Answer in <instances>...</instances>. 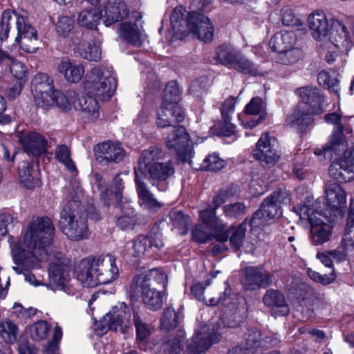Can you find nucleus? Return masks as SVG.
<instances>
[{
    "instance_id": "obj_1",
    "label": "nucleus",
    "mask_w": 354,
    "mask_h": 354,
    "mask_svg": "<svg viewBox=\"0 0 354 354\" xmlns=\"http://www.w3.org/2000/svg\"><path fill=\"white\" fill-rule=\"evenodd\" d=\"M55 228L51 220L47 217L32 218L24 236L23 241L12 242L9 237L12 258L16 264L29 268L37 267L41 252L53 241Z\"/></svg>"
},
{
    "instance_id": "obj_2",
    "label": "nucleus",
    "mask_w": 354,
    "mask_h": 354,
    "mask_svg": "<svg viewBox=\"0 0 354 354\" xmlns=\"http://www.w3.org/2000/svg\"><path fill=\"white\" fill-rule=\"evenodd\" d=\"M76 272L77 279L84 286L90 288L111 283L119 277L115 258L110 254L82 260Z\"/></svg>"
},
{
    "instance_id": "obj_3",
    "label": "nucleus",
    "mask_w": 354,
    "mask_h": 354,
    "mask_svg": "<svg viewBox=\"0 0 354 354\" xmlns=\"http://www.w3.org/2000/svg\"><path fill=\"white\" fill-rule=\"evenodd\" d=\"M117 80L113 68L106 65L93 67L86 75L84 89L88 95L107 100L114 94Z\"/></svg>"
},
{
    "instance_id": "obj_4",
    "label": "nucleus",
    "mask_w": 354,
    "mask_h": 354,
    "mask_svg": "<svg viewBox=\"0 0 354 354\" xmlns=\"http://www.w3.org/2000/svg\"><path fill=\"white\" fill-rule=\"evenodd\" d=\"M60 230L68 239L80 241L89 235L86 216L80 203L69 201L64 206L59 221Z\"/></svg>"
},
{
    "instance_id": "obj_5",
    "label": "nucleus",
    "mask_w": 354,
    "mask_h": 354,
    "mask_svg": "<svg viewBox=\"0 0 354 354\" xmlns=\"http://www.w3.org/2000/svg\"><path fill=\"white\" fill-rule=\"evenodd\" d=\"M319 203L315 202L311 206L303 205L294 207L300 219H306L310 225V239L314 245H322L327 242L332 234V226L328 216L318 211Z\"/></svg>"
},
{
    "instance_id": "obj_6",
    "label": "nucleus",
    "mask_w": 354,
    "mask_h": 354,
    "mask_svg": "<svg viewBox=\"0 0 354 354\" xmlns=\"http://www.w3.org/2000/svg\"><path fill=\"white\" fill-rule=\"evenodd\" d=\"M138 203L143 209L150 210L155 207V199L152 194L147 189L145 184L140 179L149 178L153 179L155 174V155L153 151L142 153L138 166L135 168Z\"/></svg>"
},
{
    "instance_id": "obj_7",
    "label": "nucleus",
    "mask_w": 354,
    "mask_h": 354,
    "mask_svg": "<svg viewBox=\"0 0 354 354\" xmlns=\"http://www.w3.org/2000/svg\"><path fill=\"white\" fill-rule=\"evenodd\" d=\"M217 62L237 71L239 73L253 76L261 75L259 66L244 55L240 50L229 45H222L216 53Z\"/></svg>"
},
{
    "instance_id": "obj_8",
    "label": "nucleus",
    "mask_w": 354,
    "mask_h": 354,
    "mask_svg": "<svg viewBox=\"0 0 354 354\" xmlns=\"http://www.w3.org/2000/svg\"><path fill=\"white\" fill-rule=\"evenodd\" d=\"M153 270L133 278L128 292L131 299L140 297L142 303L149 309L155 308V289L153 286Z\"/></svg>"
},
{
    "instance_id": "obj_9",
    "label": "nucleus",
    "mask_w": 354,
    "mask_h": 354,
    "mask_svg": "<svg viewBox=\"0 0 354 354\" xmlns=\"http://www.w3.org/2000/svg\"><path fill=\"white\" fill-rule=\"evenodd\" d=\"M163 136L167 147L173 149L182 161L191 164L193 150L188 145L189 136L186 129L180 126L175 129H167L163 133Z\"/></svg>"
},
{
    "instance_id": "obj_10",
    "label": "nucleus",
    "mask_w": 354,
    "mask_h": 354,
    "mask_svg": "<svg viewBox=\"0 0 354 354\" xmlns=\"http://www.w3.org/2000/svg\"><path fill=\"white\" fill-rule=\"evenodd\" d=\"M324 156L327 153L333 157V153L340 155L344 153L343 157L335 158L330 164L328 173L331 177L341 183H346L354 180V156L351 155L352 151H347V148L344 151L339 152L334 150L324 151Z\"/></svg>"
},
{
    "instance_id": "obj_11",
    "label": "nucleus",
    "mask_w": 354,
    "mask_h": 354,
    "mask_svg": "<svg viewBox=\"0 0 354 354\" xmlns=\"http://www.w3.org/2000/svg\"><path fill=\"white\" fill-rule=\"evenodd\" d=\"M354 43V24L352 36H350L346 27L338 20H331V28L329 35L323 41L321 47L325 49H338L348 51Z\"/></svg>"
},
{
    "instance_id": "obj_12",
    "label": "nucleus",
    "mask_w": 354,
    "mask_h": 354,
    "mask_svg": "<svg viewBox=\"0 0 354 354\" xmlns=\"http://www.w3.org/2000/svg\"><path fill=\"white\" fill-rule=\"evenodd\" d=\"M90 2L92 5L100 3L101 8L98 12L106 26L122 20L129 13L122 0H90Z\"/></svg>"
},
{
    "instance_id": "obj_13",
    "label": "nucleus",
    "mask_w": 354,
    "mask_h": 354,
    "mask_svg": "<svg viewBox=\"0 0 354 354\" xmlns=\"http://www.w3.org/2000/svg\"><path fill=\"white\" fill-rule=\"evenodd\" d=\"M16 25L18 35L15 41L20 44L22 50L29 53H34L38 47L36 46L37 41V30L27 21L25 13L16 15Z\"/></svg>"
},
{
    "instance_id": "obj_14",
    "label": "nucleus",
    "mask_w": 354,
    "mask_h": 354,
    "mask_svg": "<svg viewBox=\"0 0 354 354\" xmlns=\"http://www.w3.org/2000/svg\"><path fill=\"white\" fill-rule=\"evenodd\" d=\"M253 156L262 164L273 166L279 159L277 140L268 133L262 135L257 144Z\"/></svg>"
},
{
    "instance_id": "obj_15",
    "label": "nucleus",
    "mask_w": 354,
    "mask_h": 354,
    "mask_svg": "<svg viewBox=\"0 0 354 354\" xmlns=\"http://www.w3.org/2000/svg\"><path fill=\"white\" fill-rule=\"evenodd\" d=\"M131 318L130 308L124 303L121 304L120 309L113 308L103 317L101 321V333H106L109 329L117 330L123 327H128L131 323Z\"/></svg>"
},
{
    "instance_id": "obj_16",
    "label": "nucleus",
    "mask_w": 354,
    "mask_h": 354,
    "mask_svg": "<svg viewBox=\"0 0 354 354\" xmlns=\"http://www.w3.org/2000/svg\"><path fill=\"white\" fill-rule=\"evenodd\" d=\"M187 27L201 40L209 41L213 38V25L208 17L200 12H192L188 14Z\"/></svg>"
},
{
    "instance_id": "obj_17",
    "label": "nucleus",
    "mask_w": 354,
    "mask_h": 354,
    "mask_svg": "<svg viewBox=\"0 0 354 354\" xmlns=\"http://www.w3.org/2000/svg\"><path fill=\"white\" fill-rule=\"evenodd\" d=\"M307 25L313 38L320 44L327 39L331 28V21L321 10H315L308 15Z\"/></svg>"
},
{
    "instance_id": "obj_18",
    "label": "nucleus",
    "mask_w": 354,
    "mask_h": 354,
    "mask_svg": "<svg viewBox=\"0 0 354 354\" xmlns=\"http://www.w3.org/2000/svg\"><path fill=\"white\" fill-rule=\"evenodd\" d=\"M139 19L141 15L135 12L131 21L122 23L119 28V36L122 39L135 46H140L143 39L142 21Z\"/></svg>"
},
{
    "instance_id": "obj_19",
    "label": "nucleus",
    "mask_w": 354,
    "mask_h": 354,
    "mask_svg": "<svg viewBox=\"0 0 354 354\" xmlns=\"http://www.w3.org/2000/svg\"><path fill=\"white\" fill-rule=\"evenodd\" d=\"M281 214V208L267 197L260 208L253 214L250 224L253 228L261 227L267 225L268 221L277 218Z\"/></svg>"
},
{
    "instance_id": "obj_20",
    "label": "nucleus",
    "mask_w": 354,
    "mask_h": 354,
    "mask_svg": "<svg viewBox=\"0 0 354 354\" xmlns=\"http://www.w3.org/2000/svg\"><path fill=\"white\" fill-rule=\"evenodd\" d=\"M325 121L327 123L337 125V130L334 131L328 143L324 147V151L334 150L335 151H344L346 149V142L343 136V126L342 125V115L337 112L326 114Z\"/></svg>"
},
{
    "instance_id": "obj_21",
    "label": "nucleus",
    "mask_w": 354,
    "mask_h": 354,
    "mask_svg": "<svg viewBox=\"0 0 354 354\" xmlns=\"http://www.w3.org/2000/svg\"><path fill=\"white\" fill-rule=\"evenodd\" d=\"M70 266L66 262L56 261L51 263L49 267V286L53 290H65L66 282L68 281Z\"/></svg>"
},
{
    "instance_id": "obj_22",
    "label": "nucleus",
    "mask_w": 354,
    "mask_h": 354,
    "mask_svg": "<svg viewBox=\"0 0 354 354\" xmlns=\"http://www.w3.org/2000/svg\"><path fill=\"white\" fill-rule=\"evenodd\" d=\"M59 73L71 84H77L83 78L85 73L82 63L75 59H63L57 65Z\"/></svg>"
},
{
    "instance_id": "obj_23",
    "label": "nucleus",
    "mask_w": 354,
    "mask_h": 354,
    "mask_svg": "<svg viewBox=\"0 0 354 354\" xmlns=\"http://www.w3.org/2000/svg\"><path fill=\"white\" fill-rule=\"evenodd\" d=\"M96 159L99 162H118L124 156V150L117 142L106 141L97 145L94 147Z\"/></svg>"
},
{
    "instance_id": "obj_24",
    "label": "nucleus",
    "mask_w": 354,
    "mask_h": 354,
    "mask_svg": "<svg viewBox=\"0 0 354 354\" xmlns=\"http://www.w3.org/2000/svg\"><path fill=\"white\" fill-rule=\"evenodd\" d=\"M19 141L26 153L38 156L46 151L47 140L37 132H27L19 136Z\"/></svg>"
},
{
    "instance_id": "obj_25",
    "label": "nucleus",
    "mask_w": 354,
    "mask_h": 354,
    "mask_svg": "<svg viewBox=\"0 0 354 354\" xmlns=\"http://www.w3.org/2000/svg\"><path fill=\"white\" fill-rule=\"evenodd\" d=\"M326 205L333 212H341L346 207V195L339 184L328 182L325 186Z\"/></svg>"
},
{
    "instance_id": "obj_26",
    "label": "nucleus",
    "mask_w": 354,
    "mask_h": 354,
    "mask_svg": "<svg viewBox=\"0 0 354 354\" xmlns=\"http://www.w3.org/2000/svg\"><path fill=\"white\" fill-rule=\"evenodd\" d=\"M243 285L247 290L266 288L272 283V276L261 268L250 267L245 269Z\"/></svg>"
},
{
    "instance_id": "obj_27",
    "label": "nucleus",
    "mask_w": 354,
    "mask_h": 354,
    "mask_svg": "<svg viewBox=\"0 0 354 354\" xmlns=\"http://www.w3.org/2000/svg\"><path fill=\"white\" fill-rule=\"evenodd\" d=\"M221 334L207 333L205 326L200 332L196 333L187 344V349L193 354H200L207 351L210 346L219 340Z\"/></svg>"
},
{
    "instance_id": "obj_28",
    "label": "nucleus",
    "mask_w": 354,
    "mask_h": 354,
    "mask_svg": "<svg viewBox=\"0 0 354 354\" xmlns=\"http://www.w3.org/2000/svg\"><path fill=\"white\" fill-rule=\"evenodd\" d=\"M91 180L93 184L97 185L98 189L100 190L101 198L106 205H109V201L112 197L115 198L117 203H123L122 201V191L124 189L123 181L119 174L116 175L113 179V192L109 189H105L104 191L101 190L104 184V180L100 174L94 173L92 175Z\"/></svg>"
},
{
    "instance_id": "obj_29",
    "label": "nucleus",
    "mask_w": 354,
    "mask_h": 354,
    "mask_svg": "<svg viewBox=\"0 0 354 354\" xmlns=\"http://www.w3.org/2000/svg\"><path fill=\"white\" fill-rule=\"evenodd\" d=\"M30 89L35 104L37 105H46L50 102V99L48 98L46 102H44L41 98V94L54 91L53 81L48 75L38 73L35 75L31 82Z\"/></svg>"
},
{
    "instance_id": "obj_30",
    "label": "nucleus",
    "mask_w": 354,
    "mask_h": 354,
    "mask_svg": "<svg viewBox=\"0 0 354 354\" xmlns=\"http://www.w3.org/2000/svg\"><path fill=\"white\" fill-rule=\"evenodd\" d=\"M297 93L304 103L303 106H307L308 109L310 108L312 113L319 114L323 111L324 97L317 88L312 86L301 87L297 89Z\"/></svg>"
},
{
    "instance_id": "obj_31",
    "label": "nucleus",
    "mask_w": 354,
    "mask_h": 354,
    "mask_svg": "<svg viewBox=\"0 0 354 354\" xmlns=\"http://www.w3.org/2000/svg\"><path fill=\"white\" fill-rule=\"evenodd\" d=\"M266 306L272 308V313L276 315L284 316L289 313L290 308L285 297L279 290L269 289L263 297Z\"/></svg>"
},
{
    "instance_id": "obj_32",
    "label": "nucleus",
    "mask_w": 354,
    "mask_h": 354,
    "mask_svg": "<svg viewBox=\"0 0 354 354\" xmlns=\"http://www.w3.org/2000/svg\"><path fill=\"white\" fill-rule=\"evenodd\" d=\"M115 214H119L116 219V225L121 230H132L137 223L135 209L129 203H117L115 206Z\"/></svg>"
},
{
    "instance_id": "obj_33",
    "label": "nucleus",
    "mask_w": 354,
    "mask_h": 354,
    "mask_svg": "<svg viewBox=\"0 0 354 354\" xmlns=\"http://www.w3.org/2000/svg\"><path fill=\"white\" fill-rule=\"evenodd\" d=\"M73 109L82 111L83 117L89 122L96 120L100 117L99 105L97 100L91 96H77L73 102Z\"/></svg>"
},
{
    "instance_id": "obj_34",
    "label": "nucleus",
    "mask_w": 354,
    "mask_h": 354,
    "mask_svg": "<svg viewBox=\"0 0 354 354\" xmlns=\"http://www.w3.org/2000/svg\"><path fill=\"white\" fill-rule=\"evenodd\" d=\"M185 118V112L178 104L163 105L160 116L156 120V124L161 127H169L173 123L182 122Z\"/></svg>"
},
{
    "instance_id": "obj_35",
    "label": "nucleus",
    "mask_w": 354,
    "mask_h": 354,
    "mask_svg": "<svg viewBox=\"0 0 354 354\" xmlns=\"http://www.w3.org/2000/svg\"><path fill=\"white\" fill-rule=\"evenodd\" d=\"M311 114L313 113L308 109L307 106H299L288 116L286 122L292 127L303 131L313 123Z\"/></svg>"
},
{
    "instance_id": "obj_36",
    "label": "nucleus",
    "mask_w": 354,
    "mask_h": 354,
    "mask_svg": "<svg viewBox=\"0 0 354 354\" xmlns=\"http://www.w3.org/2000/svg\"><path fill=\"white\" fill-rule=\"evenodd\" d=\"M152 240L149 236L141 235L132 242L124 245V256L140 257L152 247Z\"/></svg>"
},
{
    "instance_id": "obj_37",
    "label": "nucleus",
    "mask_w": 354,
    "mask_h": 354,
    "mask_svg": "<svg viewBox=\"0 0 354 354\" xmlns=\"http://www.w3.org/2000/svg\"><path fill=\"white\" fill-rule=\"evenodd\" d=\"M296 41V35L293 32L281 31L272 37L270 46L274 51L279 53L294 46Z\"/></svg>"
},
{
    "instance_id": "obj_38",
    "label": "nucleus",
    "mask_w": 354,
    "mask_h": 354,
    "mask_svg": "<svg viewBox=\"0 0 354 354\" xmlns=\"http://www.w3.org/2000/svg\"><path fill=\"white\" fill-rule=\"evenodd\" d=\"M207 284L198 283L194 284L192 288V294L194 297L199 300L205 303L207 306H214L218 304L221 301L225 299V297L228 295L227 290H225L222 295H214L213 293L207 292V295L204 296V291Z\"/></svg>"
},
{
    "instance_id": "obj_39",
    "label": "nucleus",
    "mask_w": 354,
    "mask_h": 354,
    "mask_svg": "<svg viewBox=\"0 0 354 354\" xmlns=\"http://www.w3.org/2000/svg\"><path fill=\"white\" fill-rule=\"evenodd\" d=\"M266 104L261 97H253L246 105L245 111L249 115H259L257 121H250L245 125L246 128L252 129L259 123L261 122L266 118Z\"/></svg>"
},
{
    "instance_id": "obj_40",
    "label": "nucleus",
    "mask_w": 354,
    "mask_h": 354,
    "mask_svg": "<svg viewBox=\"0 0 354 354\" xmlns=\"http://www.w3.org/2000/svg\"><path fill=\"white\" fill-rule=\"evenodd\" d=\"M246 230L245 222H243L237 227H230L226 232V234L218 235L216 239L218 241H226L230 236L232 247L238 250L242 246Z\"/></svg>"
},
{
    "instance_id": "obj_41",
    "label": "nucleus",
    "mask_w": 354,
    "mask_h": 354,
    "mask_svg": "<svg viewBox=\"0 0 354 354\" xmlns=\"http://www.w3.org/2000/svg\"><path fill=\"white\" fill-rule=\"evenodd\" d=\"M19 329L18 326L9 319L0 321V336L8 344H14L18 338Z\"/></svg>"
},
{
    "instance_id": "obj_42",
    "label": "nucleus",
    "mask_w": 354,
    "mask_h": 354,
    "mask_svg": "<svg viewBox=\"0 0 354 354\" xmlns=\"http://www.w3.org/2000/svg\"><path fill=\"white\" fill-rule=\"evenodd\" d=\"M77 52L84 59L97 62L101 58V50L94 43L81 41L76 47Z\"/></svg>"
},
{
    "instance_id": "obj_43",
    "label": "nucleus",
    "mask_w": 354,
    "mask_h": 354,
    "mask_svg": "<svg viewBox=\"0 0 354 354\" xmlns=\"http://www.w3.org/2000/svg\"><path fill=\"white\" fill-rule=\"evenodd\" d=\"M101 19L98 10L95 8L84 10L80 12L77 18L79 26L87 29L94 30Z\"/></svg>"
},
{
    "instance_id": "obj_44",
    "label": "nucleus",
    "mask_w": 354,
    "mask_h": 354,
    "mask_svg": "<svg viewBox=\"0 0 354 354\" xmlns=\"http://www.w3.org/2000/svg\"><path fill=\"white\" fill-rule=\"evenodd\" d=\"M54 97V104L64 110H71L73 108V102L76 101L77 94L73 90H70L64 94L59 90H54L52 93Z\"/></svg>"
},
{
    "instance_id": "obj_45",
    "label": "nucleus",
    "mask_w": 354,
    "mask_h": 354,
    "mask_svg": "<svg viewBox=\"0 0 354 354\" xmlns=\"http://www.w3.org/2000/svg\"><path fill=\"white\" fill-rule=\"evenodd\" d=\"M186 12L185 8L183 6L176 7L170 17L171 29L174 35L183 33L185 31V27L187 26V21L184 20Z\"/></svg>"
},
{
    "instance_id": "obj_46",
    "label": "nucleus",
    "mask_w": 354,
    "mask_h": 354,
    "mask_svg": "<svg viewBox=\"0 0 354 354\" xmlns=\"http://www.w3.org/2000/svg\"><path fill=\"white\" fill-rule=\"evenodd\" d=\"M182 89L175 81H171L166 85L163 94V104L172 105L180 100Z\"/></svg>"
},
{
    "instance_id": "obj_47",
    "label": "nucleus",
    "mask_w": 354,
    "mask_h": 354,
    "mask_svg": "<svg viewBox=\"0 0 354 354\" xmlns=\"http://www.w3.org/2000/svg\"><path fill=\"white\" fill-rule=\"evenodd\" d=\"M29 165L26 162H23L19 167V176L20 181L28 189L39 185V180L35 172H30Z\"/></svg>"
},
{
    "instance_id": "obj_48",
    "label": "nucleus",
    "mask_w": 354,
    "mask_h": 354,
    "mask_svg": "<svg viewBox=\"0 0 354 354\" xmlns=\"http://www.w3.org/2000/svg\"><path fill=\"white\" fill-rule=\"evenodd\" d=\"M50 329V326L46 321H38L30 326V336L32 340L40 342L48 337Z\"/></svg>"
},
{
    "instance_id": "obj_49",
    "label": "nucleus",
    "mask_w": 354,
    "mask_h": 354,
    "mask_svg": "<svg viewBox=\"0 0 354 354\" xmlns=\"http://www.w3.org/2000/svg\"><path fill=\"white\" fill-rule=\"evenodd\" d=\"M303 57L301 48L292 46L278 53L277 60L284 65H292L297 63Z\"/></svg>"
},
{
    "instance_id": "obj_50",
    "label": "nucleus",
    "mask_w": 354,
    "mask_h": 354,
    "mask_svg": "<svg viewBox=\"0 0 354 354\" xmlns=\"http://www.w3.org/2000/svg\"><path fill=\"white\" fill-rule=\"evenodd\" d=\"M317 80L320 85L326 86L328 90L338 95L339 90V80L335 72L330 73V72L322 71L319 73Z\"/></svg>"
},
{
    "instance_id": "obj_51",
    "label": "nucleus",
    "mask_w": 354,
    "mask_h": 354,
    "mask_svg": "<svg viewBox=\"0 0 354 354\" xmlns=\"http://www.w3.org/2000/svg\"><path fill=\"white\" fill-rule=\"evenodd\" d=\"M156 281L160 289L156 288V308H161L167 301L166 288L167 285V276L162 271L156 269Z\"/></svg>"
},
{
    "instance_id": "obj_52",
    "label": "nucleus",
    "mask_w": 354,
    "mask_h": 354,
    "mask_svg": "<svg viewBox=\"0 0 354 354\" xmlns=\"http://www.w3.org/2000/svg\"><path fill=\"white\" fill-rule=\"evenodd\" d=\"M55 155L56 159L62 162L68 170L73 172L76 171L75 166L71 158V151L67 146H57Z\"/></svg>"
},
{
    "instance_id": "obj_53",
    "label": "nucleus",
    "mask_w": 354,
    "mask_h": 354,
    "mask_svg": "<svg viewBox=\"0 0 354 354\" xmlns=\"http://www.w3.org/2000/svg\"><path fill=\"white\" fill-rule=\"evenodd\" d=\"M238 192L239 189L236 185H231L225 190H221L213 200L214 209L218 208L222 204L230 201L238 194Z\"/></svg>"
},
{
    "instance_id": "obj_54",
    "label": "nucleus",
    "mask_w": 354,
    "mask_h": 354,
    "mask_svg": "<svg viewBox=\"0 0 354 354\" xmlns=\"http://www.w3.org/2000/svg\"><path fill=\"white\" fill-rule=\"evenodd\" d=\"M174 173V164L171 160L156 161V180H166Z\"/></svg>"
},
{
    "instance_id": "obj_55",
    "label": "nucleus",
    "mask_w": 354,
    "mask_h": 354,
    "mask_svg": "<svg viewBox=\"0 0 354 354\" xmlns=\"http://www.w3.org/2000/svg\"><path fill=\"white\" fill-rule=\"evenodd\" d=\"M73 28L74 21L71 17L68 16L59 17L55 24V30L57 34L64 37L68 36Z\"/></svg>"
},
{
    "instance_id": "obj_56",
    "label": "nucleus",
    "mask_w": 354,
    "mask_h": 354,
    "mask_svg": "<svg viewBox=\"0 0 354 354\" xmlns=\"http://www.w3.org/2000/svg\"><path fill=\"white\" fill-rule=\"evenodd\" d=\"M177 315L172 307H167L161 318V328L169 331L177 326Z\"/></svg>"
},
{
    "instance_id": "obj_57",
    "label": "nucleus",
    "mask_w": 354,
    "mask_h": 354,
    "mask_svg": "<svg viewBox=\"0 0 354 354\" xmlns=\"http://www.w3.org/2000/svg\"><path fill=\"white\" fill-rule=\"evenodd\" d=\"M10 70L11 73L18 79V81H22L26 77L28 70L26 66L19 61L15 60L10 57Z\"/></svg>"
},
{
    "instance_id": "obj_58",
    "label": "nucleus",
    "mask_w": 354,
    "mask_h": 354,
    "mask_svg": "<svg viewBox=\"0 0 354 354\" xmlns=\"http://www.w3.org/2000/svg\"><path fill=\"white\" fill-rule=\"evenodd\" d=\"M203 168L206 170L218 171L224 167L225 161L216 154L209 155L203 160Z\"/></svg>"
},
{
    "instance_id": "obj_59",
    "label": "nucleus",
    "mask_w": 354,
    "mask_h": 354,
    "mask_svg": "<svg viewBox=\"0 0 354 354\" xmlns=\"http://www.w3.org/2000/svg\"><path fill=\"white\" fill-rule=\"evenodd\" d=\"M246 211V206L243 203H235L224 205L223 212L226 216L237 218L243 215Z\"/></svg>"
},
{
    "instance_id": "obj_60",
    "label": "nucleus",
    "mask_w": 354,
    "mask_h": 354,
    "mask_svg": "<svg viewBox=\"0 0 354 354\" xmlns=\"http://www.w3.org/2000/svg\"><path fill=\"white\" fill-rule=\"evenodd\" d=\"M268 198L272 201L277 206H279V208H281V205H287L290 201V193L285 188L277 189L272 192Z\"/></svg>"
},
{
    "instance_id": "obj_61",
    "label": "nucleus",
    "mask_w": 354,
    "mask_h": 354,
    "mask_svg": "<svg viewBox=\"0 0 354 354\" xmlns=\"http://www.w3.org/2000/svg\"><path fill=\"white\" fill-rule=\"evenodd\" d=\"M232 308L229 309V312L226 310L223 317V324L225 326L229 328H235L241 322L242 317L240 314V310L239 312L236 310L234 312L232 313Z\"/></svg>"
},
{
    "instance_id": "obj_62",
    "label": "nucleus",
    "mask_w": 354,
    "mask_h": 354,
    "mask_svg": "<svg viewBox=\"0 0 354 354\" xmlns=\"http://www.w3.org/2000/svg\"><path fill=\"white\" fill-rule=\"evenodd\" d=\"M200 218L202 221L206 223L212 229H216L217 218L215 215V210L213 209H206L200 212Z\"/></svg>"
},
{
    "instance_id": "obj_63",
    "label": "nucleus",
    "mask_w": 354,
    "mask_h": 354,
    "mask_svg": "<svg viewBox=\"0 0 354 354\" xmlns=\"http://www.w3.org/2000/svg\"><path fill=\"white\" fill-rule=\"evenodd\" d=\"M281 21L286 26L301 25L300 20L295 16L292 9L285 8L281 11Z\"/></svg>"
},
{
    "instance_id": "obj_64",
    "label": "nucleus",
    "mask_w": 354,
    "mask_h": 354,
    "mask_svg": "<svg viewBox=\"0 0 354 354\" xmlns=\"http://www.w3.org/2000/svg\"><path fill=\"white\" fill-rule=\"evenodd\" d=\"M133 321L136 328L137 338L140 340H144L150 334V331L147 324L142 322L137 314L134 315Z\"/></svg>"
}]
</instances>
